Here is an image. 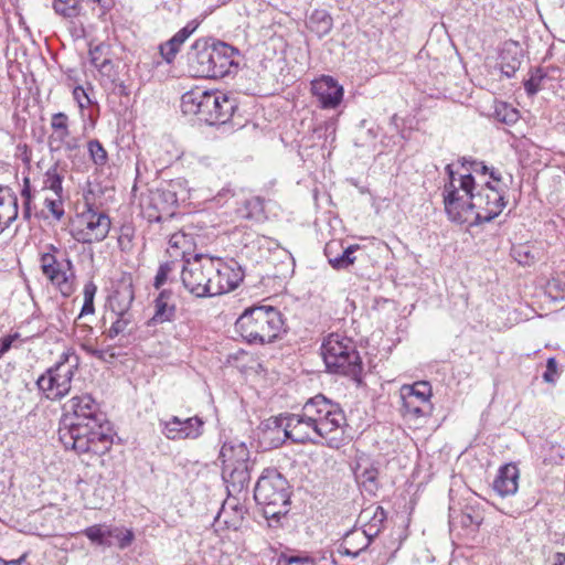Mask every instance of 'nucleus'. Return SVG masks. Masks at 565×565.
Returning <instances> with one entry per match:
<instances>
[{
	"instance_id": "a19ab883",
	"label": "nucleus",
	"mask_w": 565,
	"mask_h": 565,
	"mask_svg": "<svg viewBox=\"0 0 565 565\" xmlns=\"http://www.w3.org/2000/svg\"><path fill=\"white\" fill-rule=\"evenodd\" d=\"M87 150L90 160L95 166L103 168L108 162V153L103 145L97 139H92L87 142Z\"/></svg>"
},
{
	"instance_id": "412c9836",
	"label": "nucleus",
	"mask_w": 565,
	"mask_h": 565,
	"mask_svg": "<svg viewBox=\"0 0 565 565\" xmlns=\"http://www.w3.org/2000/svg\"><path fill=\"white\" fill-rule=\"evenodd\" d=\"M379 530L372 527H364L363 530L355 529L349 531L340 544L339 551L343 555L358 557L363 551L367 548L372 540L377 536Z\"/></svg>"
},
{
	"instance_id": "69168bd1",
	"label": "nucleus",
	"mask_w": 565,
	"mask_h": 565,
	"mask_svg": "<svg viewBox=\"0 0 565 565\" xmlns=\"http://www.w3.org/2000/svg\"><path fill=\"white\" fill-rule=\"evenodd\" d=\"M22 195L25 198V204L30 203L31 194H30V183L29 179H24V186L22 190Z\"/></svg>"
},
{
	"instance_id": "7ed1b4c3",
	"label": "nucleus",
	"mask_w": 565,
	"mask_h": 565,
	"mask_svg": "<svg viewBox=\"0 0 565 565\" xmlns=\"http://www.w3.org/2000/svg\"><path fill=\"white\" fill-rule=\"evenodd\" d=\"M237 105L234 98L221 90L195 87L182 95L181 109L195 115L210 126L224 125L232 118Z\"/></svg>"
},
{
	"instance_id": "864d4df0",
	"label": "nucleus",
	"mask_w": 565,
	"mask_h": 565,
	"mask_svg": "<svg viewBox=\"0 0 565 565\" xmlns=\"http://www.w3.org/2000/svg\"><path fill=\"white\" fill-rule=\"evenodd\" d=\"M74 99L78 103L81 109H84L90 104V99L86 90L82 86H76L73 90Z\"/></svg>"
},
{
	"instance_id": "aec40b11",
	"label": "nucleus",
	"mask_w": 565,
	"mask_h": 565,
	"mask_svg": "<svg viewBox=\"0 0 565 565\" xmlns=\"http://www.w3.org/2000/svg\"><path fill=\"white\" fill-rule=\"evenodd\" d=\"M238 51L224 42H213L211 54L210 75L207 78H222L232 72V67L237 65L234 62V56Z\"/></svg>"
},
{
	"instance_id": "2eb2a0df",
	"label": "nucleus",
	"mask_w": 565,
	"mask_h": 565,
	"mask_svg": "<svg viewBox=\"0 0 565 565\" xmlns=\"http://www.w3.org/2000/svg\"><path fill=\"white\" fill-rule=\"evenodd\" d=\"M403 409L405 416L419 418L431 411V386L428 382H416L413 385H404L401 390Z\"/></svg>"
},
{
	"instance_id": "58836bf2",
	"label": "nucleus",
	"mask_w": 565,
	"mask_h": 565,
	"mask_svg": "<svg viewBox=\"0 0 565 565\" xmlns=\"http://www.w3.org/2000/svg\"><path fill=\"white\" fill-rule=\"evenodd\" d=\"M386 519V513L382 507L369 508L362 511L360 520L365 521L364 527L377 529L381 531V525Z\"/></svg>"
},
{
	"instance_id": "bb28decb",
	"label": "nucleus",
	"mask_w": 565,
	"mask_h": 565,
	"mask_svg": "<svg viewBox=\"0 0 565 565\" xmlns=\"http://www.w3.org/2000/svg\"><path fill=\"white\" fill-rule=\"evenodd\" d=\"M175 315L174 295L170 289L160 291L154 300V315L151 318L153 324L171 321Z\"/></svg>"
},
{
	"instance_id": "3c124183",
	"label": "nucleus",
	"mask_w": 565,
	"mask_h": 565,
	"mask_svg": "<svg viewBox=\"0 0 565 565\" xmlns=\"http://www.w3.org/2000/svg\"><path fill=\"white\" fill-rule=\"evenodd\" d=\"M45 206L49 209V211L52 213V215L56 220H61L64 215V209L62 204V199L57 198L55 200H45Z\"/></svg>"
},
{
	"instance_id": "c03bdc74",
	"label": "nucleus",
	"mask_w": 565,
	"mask_h": 565,
	"mask_svg": "<svg viewBox=\"0 0 565 565\" xmlns=\"http://www.w3.org/2000/svg\"><path fill=\"white\" fill-rule=\"evenodd\" d=\"M156 193L160 194V199H162V202L164 205L169 209V211H172V209L178 203L177 193L174 190V183H169L167 186L154 190Z\"/></svg>"
},
{
	"instance_id": "20e7f679",
	"label": "nucleus",
	"mask_w": 565,
	"mask_h": 565,
	"mask_svg": "<svg viewBox=\"0 0 565 565\" xmlns=\"http://www.w3.org/2000/svg\"><path fill=\"white\" fill-rule=\"evenodd\" d=\"M254 499L264 507L266 519L279 520L288 512L290 492L287 479L276 469H265L255 486Z\"/></svg>"
},
{
	"instance_id": "a211bd4d",
	"label": "nucleus",
	"mask_w": 565,
	"mask_h": 565,
	"mask_svg": "<svg viewBox=\"0 0 565 565\" xmlns=\"http://www.w3.org/2000/svg\"><path fill=\"white\" fill-rule=\"evenodd\" d=\"M214 265L211 297L232 291L238 287L244 278V273L237 264L230 265L221 258L214 257Z\"/></svg>"
},
{
	"instance_id": "49530a36",
	"label": "nucleus",
	"mask_w": 565,
	"mask_h": 565,
	"mask_svg": "<svg viewBox=\"0 0 565 565\" xmlns=\"http://www.w3.org/2000/svg\"><path fill=\"white\" fill-rule=\"evenodd\" d=\"M280 565H316V561L313 557L309 555H287L281 554L279 557Z\"/></svg>"
},
{
	"instance_id": "4d7b16f0",
	"label": "nucleus",
	"mask_w": 565,
	"mask_h": 565,
	"mask_svg": "<svg viewBox=\"0 0 565 565\" xmlns=\"http://www.w3.org/2000/svg\"><path fill=\"white\" fill-rule=\"evenodd\" d=\"M18 338V334H14V335H8V337H4L1 339L0 341V358L6 353L8 352L11 347H12V343L13 341Z\"/></svg>"
},
{
	"instance_id": "6ab92c4d",
	"label": "nucleus",
	"mask_w": 565,
	"mask_h": 565,
	"mask_svg": "<svg viewBox=\"0 0 565 565\" xmlns=\"http://www.w3.org/2000/svg\"><path fill=\"white\" fill-rule=\"evenodd\" d=\"M213 41L198 39L186 53V63L190 74L194 77H207L210 75L211 54Z\"/></svg>"
},
{
	"instance_id": "f704fd0d",
	"label": "nucleus",
	"mask_w": 565,
	"mask_h": 565,
	"mask_svg": "<svg viewBox=\"0 0 565 565\" xmlns=\"http://www.w3.org/2000/svg\"><path fill=\"white\" fill-rule=\"evenodd\" d=\"M0 215L10 216V221L18 217V199L8 186H0Z\"/></svg>"
},
{
	"instance_id": "37998d69",
	"label": "nucleus",
	"mask_w": 565,
	"mask_h": 565,
	"mask_svg": "<svg viewBox=\"0 0 565 565\" xmlns=\"http://www.w3.org/2000/svg\"><path fill=\"white\" fill-rule=\"evenodd\" d=\"M169 246L175 250H180L184 260L188 249L192 246V237L184 232H177L170 236Z\"/></svg>"
},
{
	"instance_id": "680f3d73",
	"label": "nucleus",
	"mask_w": 565,
	"mask_h": 565,
	"mask_svg": "<svg viewBox=\"0 0 565 565\" xmlns=\"http://www.w3.org/2000/svg\"><path fill=\"white\" fill-rule=\"evenodd\" d=\"M83 349L86 351L87 354L96 359L102 356L103 349H97L90 344H83Z\"/></svg>"
},
{
	"instance_id": "dca6fc26",
	"label": "nucleus",
	"mask_w": 565,
	"mask_h": 565,
	"mask_svg": "<svg viewBox=\"0 0 565 565\" xmlns=\"http://www.w3.org/2000/svg\"><path fill=\"white\" fill-rule=\"evenodd\" d=\"M161 434L170 440L196 439L203 434L204 422L199 416L180 418L171 416L169 419H160Z\"/></svg>"
},
{
	"instance_id": "c756f323",
	"label": "nucleus",
	"mask_w": 565,
	"mask_h": 565,
	"mask_svg": "<svg viewBox=\"0 0 565 565\" xmlns=\"http://www.w3.org/2000/svg\"><path fill=\"white\" fill-rule=\"evenodd\" d=\"M521 65V50L515 43L508 44L500 53V68L504 76L512 77Z\"/></svg>"
},
{
	"instance_id": "8fccbe9b",
	"label": "nucleus",
	"mask_w": 565,
	"mask_h": 565,
	"mask_svg": "<svg viewBox=\"0 0 565 565\" xmlns=\"http://www.w3.org/2000/svg\"><path fill=\"white\" fill-rule=\"evenodd\" d=\"M377 476V469L371 466L360 471L358 473V479L363 483L364 487H366V484H370L371 487L376 488Z\"/></svg>"
},
{
	"instance_id": "338daca9",
	"label": "nucleus",
	"mask_w": 565,
	"mask_h": 565,
	"mask_svg": "<svg viewBox=\"0 0 565 565\" xmlns=\"http://www.w3.org/2000/svg\"><path fill=\"white\" fill-rule=\"evenodd\" d=\"M146 169V162L141 159V158H137V162H136V173H137V178H140L141 175V170Z\"/></svg>"
},
{
	"instance_id": "f03ea898",
	"label": "nucleus",
	"mask_w": 565,
	"mask_h": 565,
	"mask_svg": "<svg viewBox=\"0 0 565 565\" xmlns=\"http://www.w3.org/2000/svg\"><path fill=\"white\" fill-rule=\"evenodd\" d=\"M236 332L249 344L271 343L285 331L281 312L273 306L246 308L235 322Z\"/></svg>"
},
{
	"instance_id": "a18cd8bd",
	"label": "nucleus",
	"mask_w": 565,
	"mask_h": 565,
	"mask_svg": "<svg viewBox=\"0 0 565 565\" xmlns=\"http://www.w3.org/2000/svg\"><path fill=\"white\" fill-rule=\"evenodd\" d=\"M335 130H337V124L335 120L329 119L321 124H319L315 129V134L318 136V138L324 137L327 140L329 137L331 138V141L335 139Z\"/></svg>"
},
{
	"instance_id": "09e8293b",
	"label": "nucleus",
	"mask_w": 565,
	"mask_h": 565,
	"mask_svg": "<svg viewBox=\"0 0 565 565\" xmlns=\"http://www.w3.org/2000/svg\"><path fill=\"white\" fill-rule=\"evenodd\" d=\"M174 262L161 264L154 277L153 287L160 289L168 280L169 274L173 270Z\"/></svg>"
},
{
	"instance_id": "4be33fe9",
	"label": "nucleus",
	"mask_w": 565,
	"mask_h": 565,
	"mask_svg": "<svg viewBox=\"0 0 565 565\" xmlns=\"http://www.w3.org/2000/svg\"><path fill=\"white\" fill-rule=\"evenodd\" d=\"M359 249V245L343 246L339 241H331L324 247V255L332 268L340 270L354 264V253Z\"/></svg>"
},
{
	"instance_id": "9d476101",
	"label": "nucleus",
	"mask_w": 565,
	"mask_h": 565,
	"mask_svg": "<svg viewBox=\"0 0 565 565\" xmlns=\"http://www.w3.org/2000/svg\"><path fill=\"white\" fill-rule=\"evenodd\" d=\"M110 226V217L106 212L85 204V209L72 223L71 235L81 244L99 243L107 237Z\"/></svg>"
},
{
	"instance_id": "39448f33",
	"label": "nucleus",
	"mask_w": 565,
	"mask_h": 565,
	"mask_svg": "<svg viewBox=\"0 0 565 565\" xmlns=\"http://www.w3.org/2000/svg\"><path fill=\"white\" fill-rule=\"evenodd\" d=\"M321 355L328 372L358 376L362 372L361 356L351 338L340 333H331L324 338Z\"/></svg>"
},
{
	"instance_id": "603ef678",
	"label": "nucleus",
	"mask_w": 565,
	"mask_h": 565,
	"mask_svg": "<svg viewBox=\"0 0 565 565\" xmlns=\"http://www.w3.org/2000/svg\"><path fill=\"white\" fill-rule=\"evenodd\" d=\"M557 373V363L554 358H550L546 363V371L543 373V380L547 383H555Z\"/></svg>"
},
{
	"instance_id": "ea45409f",
	"label": "nucleus",
	"mask_w": 565,
	"mask_h": 565,
	"mask_svg": "<svg viewBox=\"0 0 565 565\" xmlns=\"http://www.w3.org/2000/svg\"><path fill=\"white\" fill-rule=\"evenodd\" d=\"M115 540V543L118 548L125 550L129 547L135 540V534L131 530L125 529L122 526H110L109 531V540Z\"/></svg>"
},
{
	"instance_id": "f257e3e1",
	"label": "nucleus",
	"mask_w": 565,
	"mask_h": 565,
	"mask_svg": "<svg viewBox=\"0 0 565 565\" xmlns=\"http://www.w3.org/2000/svg\"><path fill=\"white\" fill-rule=\"evenodd\" d=\"M58 437L66 449H72L77 454L103 456L113 446L111 428L106 418L95 417L92 422L60 426Z\"/></svg>"
},
{
	"instance_id": "bf43d9fd",
	"label": "nucleus",
	"mask_w": 565,
	"mask_h": 565,
	"mask_svg": "<svg viewBox=\"0 0 565 565\" xmlns=\"http://www.w3.org/2000/svg\"><path fill=\"white\" fill-rule=\"evenodd\" d=\"M94 310H95L94 300L84 298V303H83L79 317L85 316V315H92V313H94Z\"/></svg>"
},
{
	"instance_id": "e2e57ef3",
	"label": "nucleus",
	"mask_w": 565,
	"mask_h": 565,
	"mask_svg": "<svg viewBox=\"0 0 565 565\" xmlns=\"http://www.w3.org/2000/svg\"><path fill=\"white\" fill-rule=\"evenodd\" d=\"M459 4L465 8L466 11H473L475 7L480 0H458Z\"/></svg>"
},
{
	"instance_id": "e433bc0d",
	"label": "nucleus",
	"mask_w": 565,
	"mask_h": 565,
	"mask_svg": "<svg viewBox=\"0 0 565 565\" xmlns=\"http://www.w3.org/2000/svg\"><path fill=\"white\" fill-rule=\"evenodd\" d=\"M238 213L244 218L260 221L264 217V200L260 196L246 200Z\"/></svg>"
},
{
	"instance_id": "2f4dec72",
	"label": "nucleus",
	"mask_w": 565,
	"mask_h": 565,
	"mask_svg": "<svg viewBox=\"0 0 565 565\" xmlns=\"http://www.w3.org/2000/svg\"><path fill=\"white\" fill-rule=\"evenodd\" d=\"M135 329L132 315L128 310H121L116 315V320L104 333L108 339H115L118 335H130Z\"/></svg>"
},
{
	"instance_id": "c85d7f7f",
	"label": "nucleus",
	"mask_w": 565,
	"mask_h": 565,
	"mask_svg": "<svg viewBox=\"0 0 565 565\" xmlns=\"http://www.w3.org/2000/svg\"><path fill=\"white\" fill-rule=\"evenodd\" d=\"M142 209L149 222H161L166 217L173 215V211H169L162 199H160V194L156 193V191L150 192L147 202L142 203Z\"/></svg>"
},
{
	"instance_id": "c9c22d12",
	"label": "nucleus",
	"mask_w": 565,
	"mask_h": 565,
	"mask_svg": "<svg viewBox=\"0 0 565 565\" xmlns=\"http://www.w3.org/2000/svg\"><path fill=\"white\" fill-rule=\"evenodd\" d=\"M64 180V171L58 168L57 164L51 167L45 175H44V188L53 191L55 195L62 199L63 186L62 182Z\"/></svg>"
},
{
	"instance_id": "423d86ee",
	"label": "nucleus",
	"mask_w": 565,
	"mask_h": 565,
	"mask_svg": "<svg viewBox=\"0 0 565 565\" xmlns=\"http://www.w3.org/2000/svg\"><path fill=\"white\" fill-rule=\"evenodd\" d=\"M312 423L321 440L329 447L339 446V435L343 434L347 418L340 405L322 394H318L306 402Z\"/></svg>"
},
{
	"instance_id": "6e6552de",
	"label": "nucleus",
	"mask_w": 565,
	"mask_h": 565,
	"mask_svg": "<svg viewBox=\"0 0 565 565\" xmlns=\"http://www.w3.org/2000/svg\"><path fill=\"white\" fill-rule=\"evenodd\" d=\"M78 362L79 359L75 353H62L58 361L38 379V388L47 399H62L71 391L72 380L78 367Z\"/></svg>"
},
{
	"instance_id": "de8ad7c7",
	"label": "nucleus",
	"mask_w": 565,
	"mask_h": 565,
	"mask_svg": "<svg viewBox=\"0 0 565 565\" xmlns=\"http://www.w3.org/2000/svg\"><path fill=\"white\" fill-rule=\"evenodd\" d=\"M544 73L542 70H535L530 78L525 81L524 88L529 95H535L541 89V82L544 78Z\"/></svg>"
},
{
	"instance_id": "473e14b6",
	"label": "nucleus",
	"mask_w": 565,
	"mask_h": 565,
	"mask_svg": "<svg viewBox=\"0 0 565 565\" xmlns=\"http://www.w3.org/2000/svg\"><path fill=\"white\" fill-rule=\"evenodd\" d=\"M456 520H458L462 527L476 531L483 521V511L479 508L468 504L457 518L450 515L451 524H454Z\"/></svg>"
},
{
	"instance_id": "0eeeda50",
	"label": "nucleus",
	"mask_w": 565,
	"mask_h": 565,
	"mask_svg": "<svg viewBox=\"0 0 565 565\" xmlns=\"http://www.w3.org/2000/svg\"><path fill=\"white\" fill-rule=\"evenodd\" d=\"M448 182L443 189L445 211L452 222L462 224L469 221V202L472 200L475 178L470 172L456 175L451 164H447Z\"/></svg>"
},
{
	"instance_id": "13d9d810",
	"label": "nucleus",
	"mask_w": 565,
	"mask_h": 565,
	"mask_svg": "<svg viewBox=\"0 0 565 565\" xmlns=\"http://www.w3.org/2000/svg\"><path fill=\"white\" fill-rule=\"evenodd\" d=\"M97 291V287L94 282L89 281L84 286V298L85 299H93L95 298Z\"/></svg>"
},
{
	"instance_id": "6e6d98bb",
	"label": "nucleus",
	"mask_w": 565,
	"mask_h": 565,
	"mask_svg": "<svg viewBox=\"0 0 565 565\" xmlns=\"http://www.w3.org/2000/svg\"><path fill=\"white\" fill-rule=\"evenodd\" d=\"M466 163H469L468 171H472L476 173H482V174H487L489 171V168L481 161H476V160L468 161L465 159L463 166Z\"/></svg>"
},
{
	"instance_id": "4468645a",
	"label": "nucleus",
	"mask_w": 565,
	"mask_h": 565,
	"mask_svg": "<svg viewBox=\"0 0 565 565\" xmlns=\"http://www.w3.org/2000/svg\"><path fill=\"white\" fill-rule=\"evenodd\" d=\"M95 417L106 418L105 414L100 412L98 403L89 394L76 395L64 403L60 426L92 422Z\"/></svg>"
},
{
	"instance_id": "f8f14e48",
	"label": "nucleus",
	"mask_w": 565,
	"mask_h": 565,
	"mask_svg": "<svg viewBox=\"0 0 565 565\" xmlns=\"http://www.w3.org/2000/svg\"><path fill=\"white\" fill-rule=\"evenodd\" d=\"M505 205L504 193L487 182L473 193L469 202V218L473 216L477 224L491 222L500 215Z\"/></svg>"
},
{
	"instance_id": "7c9ffc66",
	"label": "nucleus",
	"mask_w": 565,
	"mask_h": 565,
	"mask_svg": "<svg viewBox=\"0 0 565 565\" xmlns=\"http://www.w3.org/2000/svg\"><path fill=\"white\" fill-rule=\"evenodd\" d=\"M85 0H55L52 2L54 12L65 19H74L82 14ZM105 8L103 0H86Z\"/></svg>"
},
{
	"instance_id": "cd10ccee",
	"label": "nucleus",
	"mask_w": 565,
	"mask_h": 565,
	"mask_svg": "<svg viewBox=\"0 0 565 565\" xmlns=\"http://www.w3.org/2000/svg\"><path fill=\"white\" fill-rule=\"evenodd\" d=\"M90 64L96 67L103 75L110 76L114 65L110 57V47L106 43H99L89 49Z\"/></svg>"
},
{
	"instance_id": "79ce46f5",
	"label": "nucleus",
	"mask_w": 565,
	"mask_h": 565,
	"mask_svg": "<svg viewBox=\"0 0 565 565\" xmlns=\"http://www.w3.org/2000/svg\"><path fill=\"white\" fill-rule=\"evenodd\" d=\"M70 129L68 127H63L61 130H56L52 132V135L49 138V145L52 151L60 150L63 146L67 150H73L75 148V145L71 143L70 141H66V139L70 137Z\"/></svg>"
},
{
	"instance_id": "052dcab7",
	"label": "nucleus",
	"mask_w": 565,
	"mask_h": 565,
	"mask_svg": "<svg viewBox=\"0 0 565 565\" xmlns=\"http://www.w3.org/2000/svg\"><path fill=\"white\" fill-rule=\"evenodd\" d=\"M115 358L116 354L113 351H110V349H106L102 351V356L97 358V360L106 363H111Z\"/></svg>"
},
{
	"instance_id": "f3484780",
	"label": "nucleus",
	"mask_w": 565,
	"mask_h": 565,
	"mask_svg": "<svg viewBox=\"0 0 565 565\" xmlns=\"http://www.w3.org/2000/svg\"><path fill=\"white\" fill-rule=\"evenodd\" d=\"M311 94L322 109H335L343 99L344 89L332 76L322 75L311 82Z\"/></svg>"
},
{
	"instance_id": "5701e85b",
	"label": "nucleus",
	"mask_w": 565,
	"mask_h": 565,
	"mask_svg": "<svg viewBox=\"0 0 565 565\" xmlns=\"http://www.w3.org/2000/svg\"><path fill=\"white\" fill-rule=\"evenodd\" d=\"M198 26L199 22L196 20H192L179 30L171 39L159 45V53L167 64L173 63L177 54L181 50V46L195 32Z\"/></svg>"
},
{
	"instance_id": "72a5a7b5",
	"label": "nucleus",
	"mask_w": 565,
	"mask_h": 565,
	"mask_svg": "<svg viewBox=\"0 0 565 565\" xmlns=\"http://www.w3.org/2000/svg\"><path fill=\"white\" fill-rule=\"evenodd\" d=\"M109 525L95 524L86 527L83 534L96 545L110 547L114 542L109 540Z\"/></svg>"
},
{
	"instance_id": "5fc2aeb1",
	"label": "nucleus",
	"mask_w": 565,
	"mask_h": 565,
	"mask_svg": "<svg viewBox=\"0 0 565 565\" xmlns=\"http://www.w3.org/2000/svg\"><path fill=\"white\" fill-rule=\"evenodd\" d=\"M63 127H68V116L64 113H56L51 118L52 130H61Z\"/></svg>"
},
{
	"instance_id": "a878e982",
	"label": "nucleus",
	"mask_w": 565,
	"mask_h": 565,
	"mask_svg": "<svg viewBox=\"0 0 565 565\" xmlns=\"http://www.w3.org/2000/svg\"><path fill=\"white\" fill-rule=\"evenodd\" d=\"M218 458L223 465H250L249 450L245 443L238 440H232L224 443Z\"/></svg>"
},
{
	"instance_id": "ddd939ff",
	"label": "nucleus",
	"mask_w": 565,
	"mask_h": 565,
	"mask_svg": "<svg viewBox=\"0 0 565 565\" xmlns=\"http://www.w3.org/2000/svg\"><path fill=\"white\" fill-rule=\"evenodd\" d=\"M49 249L41 255L42 273L64 296H70L73 292V263L67 257L58 262L55 256L58 249L54 245H50Z\"/></svg>"
},
{
	"instance_id": "4c0bfd02",
	"label": "nucleus",
	"mask_w": 565,
	"mask_h": 565,
	"mask_svg": "<svg viewBox=\"0 0 565 565\" xmlns=\"http://www.w3.org/2000/svg\"><path fill=\"white\" fill-rule=\"evenodd\" d=\"M309 26L320 38L332 29V18L326 11H315L309 18Z\"/></svg>"
},
{
	"instance_id": "0e129e2a",
	"label": "nucleus",
	"mask_w": 565,
	"mask_h": 565,
	"mask_svg": "<svg viewBox=\"0 0 565 565\" xmlns=\"http://www.w3.org/2000/svg\"><path fill=\"white\" fill-rule=\"evenodd\" d=\"M13 223V221H10V216L7 215H0V234L10 227V225Z\"/></svg>"
},
{
	"instance_id": "774afa93",
	"label": "nucleus",
	"mask_w": 565,
	"mask_h": 565,
	"mask_svg": "<svg viewBox=\"0 0 565 565\" xmlns=\"http://www.w3.org/2000/svg\"><path fill=\"white\" fill-rule=\"evenodd\" d=\"M25 557L26 555H22L21 557L17 558V559H11V561H3V564L4 565H21L22 563L25 562Z\"/></svg>"
},
{
	"instance_id": "b1692460",
	"label": "nucleus",
	"mask_w": 565,
	"mask_h": 565,
	"mask_svg": "<svg viewBox=\"0 0 565 565\" xmlns=\"http://www.w3.org/2000/svg\"><path fill=\"white\" fill-rule=\"evenodd\" d=\"M520 471L516 465L507 463L502 466L493 481V490L502 498L516 493L519 488Z\"/></svg>"
},
{
	"instance_id": "1a4fd4ad",
	"label": "nucleus",
	"mask_w": 565,
	"mask_h": 565,
	"mask_svg": "<svg viewBox=\"0 0 565 565\" xmlns=\"http://www.w3.org/2000/svg\"><path fill=\"white\" fill-rule=\"evenodd\" d=\"M215 270L214 257L195 254L183 260L181 280L184 288L195 297H211Z\"/></svg>"
},
{
	"instance_id": "393cba45",
	"label": "nucleus",
	"mask_w": 565,
	"mask_h": 565,
	"mask_svg": "<svg viewBox=\"0 0 565 565\" xmlns=\"http://www.w3.org/2000/svg\"><path fill=\"white\" fill-rule=\"evenodd\" d=\"M250 465H223V478L227 483L230 493H239L246 489L250 481Z\"/></svg>"
},
{
	"instance_id": "9b49d317",
	"label": "nucleus",
	"mask_w": 565,
	"mask_h": 565,
	"mask_svg": "<svg viewBox=\"0 0 565 565\" xmlns=\"http://www.w3.org/2000/svg\"><path fill=\"white\" fill-rule=\"evenodd\" d=\"M277 427L281 428L286 438L295 444H313L322 443L315 425L312 416L305 403L299 413L286 414L276 418Z\"/></svg>"
}]
</instances>
